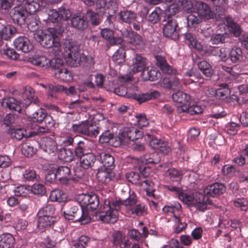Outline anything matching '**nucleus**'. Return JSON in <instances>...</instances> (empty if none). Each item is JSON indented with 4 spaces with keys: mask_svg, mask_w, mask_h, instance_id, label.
<instances>
[{
    "mask_svg": "<svg viewBox=\"0 0 248 248\" xmlns=\"http://www.w3.org/2000/svg\"><path fill=\"white\" fill-rule=\"evenodd\" d=\"M121 205H124L131 214L137 216H142L146 213L145 204L138 203L136 196L132 195L123 202L113 201L111 204L108 199H105L104 204L100 206L96 213V217L103 222L114 223L118 219V211Z\"/></svg>",
    "mask_w": 248,
    "mask_h": 248,
    "instance_id": "nucleus-1",
    "label": "nucleus"
},
{
    "mask_svg": "<svg viewBox=\"0 0 248 248\" xmlns=\"http://www.w3.org/2000/svg\"><path fill=\"white\" fill-rule=\"evenodd\" d=\"M64 58L66 63L72 67H77L79 64L80 58L79 46L74 41L65 40L63 44Z\"/></svg>",
    "mask_w": 248,
    "mask_h": 248,
    "instance_id": "nucleus-2",
    "label": "nucleus"
},
{
    "mask_svg": "<svg viewBox=\"0 0 248 248\" xmlns=\"http://www.w3.org/2000/svg\"><path fill=\"white\" fill-rule=\"evenodd\" d=\"M178 198L188 206L194 207L200 211H204L207 209V204L205 200V197L201 193L190 194L182 191Z\"/></svg>",
    "mask_w": 248,
    "mask_h": 248,
    "instance_id": "nucleus-3",
    "label": "nucleus"
},
{
    "mask_svg": "<svg viewBox=\"0 0 248 248\" xmlns=\"http://www.w3.org/2000/svg\"><path fill=\"white\" fill-rule=\"evenodd\" d=\"M41 45L46 48L52 47L56 51L55 55H60L62 53L61 50V44L59 38L57 35V31L53 28L47 29L46 32L44 35V38Z\"/></svg>",
    "mask_w": 248,
    "mask_h": 248,
    "instance_id": "nucleus-4",
    "label": "nucleus"
},
{
    "mask_svg": "<svg viewBox=\"0 0 248 248\" xmlns=\"http://www.w3.org/2000/svg\"><path fill=\"white\" fill-rule=\"evenodd\" d=\"M119 19L123 22L132 25L134 30L139 31L142 28V24L138 21L136 12L131 10H123L118 13Z\"/></svg>",
    "mask_w": 248,
    "mask_h": 248,
    "instance_id": "nucleus-5",
    "label": "nucleus"
},
{
    "mask_svg": "<svg viewBox=\"0 0 248 248\" xmlns=\"http://www.w3.org/2000/svg\"><path fill=\"white\" fill-rule=\"evenodd\" d=\"M56 172L58 175V179L61 183L63 184H69L72 180L78 181L79 179L82 178L84 175V173L82 171L77 172L76 170L75 175L73 177L70 178V169L68 167L64 166L58 167Z\"/></svg>",
    "mask_w": 248,
    "mask_h": 248,
    "instance_id": "nucleus-6",
    "label": "nucleus"
},
{
    "mask_svg": "<svg viewBox=\"0 0 248 248\" xmlns=\"http://www.w3.org/2000/svg\"><path fill=\"white\" fill-rule=\"evenodd\" d=\"M28 62L32 64L44 69H47L49 67H53V63H59L60 64L62 63V61L60 59H53L50 60L43 55L35 54L28 59Z\"/></svg>",
    "mask_w": 248,
    "mask_h": 248,
    "instance_id": "nucleus-7",
    "label": "nucleus"
},
{
    "mask_svg": "<svg viewBox=\"0 0 248 248\" xmlns=\"http://www.w3.org/2000/svg\"><path fill=\"white\" fill-rule=\"evenodd\" d=\"M179 28L175 19L169 18L166 21L163 28V35L173 40H177L179 37Z\"/></svg>",
    "mask_w": 248,
    "mask_h": 248,
    "instance_id": "nucleus-8",
    "label": "nucleus"
},
{
    "mask_svg": "<svg viewBox=\"0 0 248 248\" xmlns=\"http://www.w3.org/2000/svg\"><path fill=\"white\" fill-rule=\"evenodd\" d=\"M78 200L81 207L85 208L87 210H95L99 204L98 198L95 194H81L78 196Z\"/></svg>",
    "mask_w": 248,
    "mask_h": 248,
    "instance_id": "nucleus-9",
    "label": "nucleus"
},
{
    "mask_svg": "<svg viewBox=\"0 0 248 248\" xmlns=\"http://www.w3.org/2000/svg\"><path fill=\"white\" fill-rule=\"evenodd\" d=\"M119 135L122 140L134 141L142 137V131L134 126L125 127L120 131Z\"/></svg>",
    "mask_w": 248,
    "mask_h": 248,
    "instance_id": "nucleus-10",
    "label": "nucleus"
},
{
    "mask_svg": "<svg viewBox=\"0 0 248 248\" xmlns=\"http://www.w3.org/2000/svg\"><path fill=\"white\" fill-rule=\"evenodd\" d=\"M185 39L188 42L189 45H190L193 48L196 49L199 51H204L205 55H216L218 54L216 49L214 47H210L207 50L203 49L202 45L198 41L196 38L190 32H187L184 34Z\"/></svg>",
    "mask_w": 248,
    "mask_h": 248,
    "instance_id": "nucleus-11",
    "label": "nucleus"
},
{
    "mask_svg": "<svg viewBox=\"0 0 248 248\" xmlns=\"http://www.w3.org/2000/svg\"><path fill=\"white\" fill-rule=\"evenodd\" d=\"M123 36L126 39L128 43L137 48L140 47L144 44L141 36L133 31H126L123 33Z\"/></svg>",
    "mask_w": 248,
    "mask_h": 248,
    "instance_id": "nucleus-12",
    "label": "nucleus"
},
{
    "mask_svg": "<svg viewBox=\"0 0 248 248\" xmlns=\"http://www.w3.org/2000/svg\"><path fill=\"white\" fill-rule=\"evenodd\" d=\"M2 107L11 111H16L19 113L22 112V102L19 101L14 97H7L2 99L1 102Z\"/></svg>",
    "mask_w": 248,
    "mask_h": 248,
    "instance_id": "nucleus-13",
    "label": "nucleus"
},
{
    "mask_svg": "<svg viewBox=\"0 0 248 248\" xmlns=\"http://www.w3.org/2000/svg\"><path fill=\"white\" fill-rule=\"evenodd\" d=\"M146 67V59L140 54H135L132 59L131 70L134 73L143 72Z\"/></svg>",
    "mask_w": 248,
    "mask_h": 248,
    "instance_id": "nucleus-14",
    "label": "nucleus"
},
{
    "mask_svg": "<svg viewBox=\"0 0 248 248\" xmlns=\"http://www.w3.org/2000/svg\"><path fill=\"white\" fill-rule=\"evenodd\" d=\"M81 207L78 206L69 204L67 206L66 209L63 211L64 217L68 220H73L77 221L81 217Z\"/></svg>",
    "mask_w": 248,
    "mask_h": 248,
    "instance_id": "nucleus-15",
    "label": "nucleus"
},
{
    "mask_svg": "<svg viewBox=\"0 0 248 248\" xmlns=\"http://www.w3.org/2000/svg\"><path fill=\"white\" fill-rule=\"evenodd\" d=\"M225 191V187L220 183H216L209 185L204 190V194L209 197H215L222 194Z\"/></svg>",
    "mask_w": 248,
    "mask_h": 248,
    "instance_id": "nucleus-16",
    "label": "nucleus"
},
{
    "mask_svg": "<svg viewBox=\"0 0 248 248\" xmlns=\"http://www.w3.org/2000/svg\"><path fill=\"white\" fill-rule=\"evenodd\" d=\"M53 67L55 69L54 74L55 78L64 82H68L72 80V74L67 69L62 66H57L56 65H53Z\"/></svg>",
    "mask_w": 248,
    "mask_h": 248,
    "instance_id": "nucleus-17",
    "label": "nucleus"
},
{
    "mask_svg": "<svg viewBox=\"0 0 248 248\" xmlns=\"http://www.w3.org/2000/svg\"><path fill=\"white\" fill-rule=\"evenodd\" d=\"M75 154L77 157L80 158L91 151V143L87 140H81L78 142L75 148Z\"/></svg>",
    "mask_w": 248,
    "mask_h": 248,
    "instance_id": "nucleus-18",
    "label": "nucleus"
},
{
    "mask_svg": "<svg viewBox=\"0 0 248 248\" xmlns=\"http://www.w3.org/2000/svg\"><path fill=\"white\" fill-rule=\"evenodd\" d=\"M16 48L24 53H27L31 50L33 46L29 40L26 37H19L14 41Z\"/></svg>",
    "mask_w": 248,
    "mask_h": 248,
    "instance_id": "nucleus-19",
    "label": "nucleus"
},
{
    "mask_svg": "<svg viewBox=\"0 0 248 248\" xmlns=\"http://www.w3.org/2000/svg\"><path fill=\"white\" fill-rule=\"evenodd\" d=\"M25 14L22 6L15 7L10 13L14 22L19 24L24 23L26 18Z\"/></svg>",
    "mask_w": 248,
    "mask_h": 248,
    "instance_id": "nucleus-20",
    "label": "nucleus"
},
{
    "mask_svg": "<svg viewBox=\"0 0 248 248\" xmlns=\"http://www.w3.org/2000/svg\"><path fill=\"white\" fill-rule=\"evenodd\" d=\"M196 7L199 16L206 19L214 17V13L207 4L202 1H198L197 2Z\"/></svg>",
    "mask_w": 248,
    "mask_h": 248,
    "instance_id": "nucleus-21",
    "label": "nucleus"
},
{
    "mask_svg": "<svg viewBox=\"0 0 248 248\" xmlns=\"http://www.w3.org/2000/svg\"><path fill=\"white\" fill-rule=\"evenodd\" d=\"M101 34L103 39L112 45L121 44L123 41L121 37H114L113 31L108 28L102 29Z\"/></svg>",
    "mask_w": 248,
    "mask_h": 248,
    "instance_id": "nucleus-22",
    "label": "nucleus"
},
{
    "mask_svg": "<svg viewBox=\"0 0 248 248\" xmlns=\"http://www.w3.org/2000/svg\"><path fill=\"white\" fill-rule=\"evenodd\" d=\"M92 128L88 121H83L79 124H72L70 130L75 133L81 134L85 135L90 134V128Z\"/></svg>",
    "mask_w": 248,
    "mask_h": 248,
    "instance_id": "nucleus-23",
    "label": "nucleus"
},
{
    "mask_svg": "<svg viewBox=\"0 0 248 248\" xmlns=\"http://www.w3.org/2000/svg\"><path fill=\"white\" fill-rule=\"evenodd\" d=\"M110 170L105 168L99 169L96 174L98 181L105 184L109 183L114 177L113 173Z\"/></svg>",
    "mask_w": 248,
    "mask_h": 248,
    "instance_id": "nucleus-24",
    "label": "nucleus"
},
{
    "mask_svg": "<svg viewBox=\"0 0 248 248\" xmlns=\"http://www.w3.org/2000/svg\"><path fill=\"white\" fill-rule=\"evenodd\" d=\"M34 93L35 91L32 88L29 87L26 88L24 95L26 97V99H25L22 101L23 107H27L31 103L35 104H38V98L34 95Z\"/></svg>",
    "mask_w": 248,
    "mask_h": 248,
    "instance_id": "nucleus-25",
    "label": "nucleus"
},
{
    "mask_svg": "<svg viewBox=\"0 0 248 248\" xmlns=\"http://www.w3.org/2000/svg\"><path fill=\"white\" fill-rule=\"evenodd\" d=\"M40 147L45 152L50 154L56 151L57 145L52 138L45 137L42 140Z\"/></svg>",
    "mask_w": 248,
    "mask_h": 248,
    "instance_id": "nucleus-26",
    "label": "nucleus"
},
{
    "mask_svg": "<svg viewBox=\"0 0 248 248\" xmlns=\"http://www.w3.org/2000/svg\"><path fill=\"white\" fill-rule=\"evenodd\" d=\"M159 95L160 94L157 91H152L146 93H135L132 95V97L139 101L140 103H141L156 98L159 96Z\"/></svg>",
    "mask_w": 248,
    "mask_h": 248,
    "instance_id": "nucleus-27",
    "label": "nucleus"
},
{
    "mask_svg": "<svg viewBox=\"0 0 248 248\" xmlns=\"http://www.w3.org/2000/svg\"><path fill=\"white\" fill-rule=\"evenodd\" d=\"M15 243V238L10 233L0 235V248H14Z\"/></svg>",
    "mask_w": 248,
    "mask_h": 248,
    "instance_id": "nucleus-28",
    "label": "nucleus"
},
{
    "mask_svg": "<svg viewBox=\"0 0 248 248\" xmlns=\"http://www.w3.org/2000/svg\"><path fill=\"white\" fill-rule=\"evenodd\" d=\"M99 161L105 169L112 170L114 167V158L109 154L100 153L99 154Z\"/></svg>",
    "mask_w": 248,
    "mask_h": 248,
    "instance_id": "nucleus-29",
    "label": "nucleus"
},
{
    "mask_svg": "<svg viewBox=\"0 0 248 248\" xmlns=\"http://www.w3.org/2000/svg\"><path fill=\"white\" fill-rule=\"evenodd\" d=\"M210 91L212 92V94H215L217 99L221 100L225 99L230 94V90L226 84L220 85V88L216 90L211 89L209 91Z\"/></svg>",
    "mask_w": 248,
    "mask_h": 248,
    "instance_id": "nucleus-30",
    "label": "nucleus"
},
{
    "mask_svg": "<svg viewBox=\"0 0 248 248\" xmlns=\"http://www.w3.org/2000/svg\"><path fill=\"white\" fill-rule=\"evenodd\" d=\"M96 160L95 156L92 153L80 157V165L83 169L91 168Z\"/></svg>",
    "mask_w": 248,
    "mask_h": 248,
    "instance_id": "nucleus-31",
    "label": "nucleus"
},
{
    "mask_svg": "<svg viewBox=\"0 0 248 248\" xmlns=\"http://www.w3.org/2000/svg\"><path fill=\"white\" fill-rule=\"evenodd\" d=\"M137 170L141 173V176H140L138 172H130L126 173V177L128 181L130 182L133 184H138L140 183V178L141 176H144L145 175L144 173L146 170V167L144 166H139L137 167Z\"/></svg>",
    "mask_w": 248,
    "mask_h": 248,
    "instance_id": "nucleus-32",
    "label": "nucleus"
},
{
    "mask_svg": "<svg viewBox=\"0 0 248 248\" xmlns=\"http://www.w3.org/2000/svg\"><path fill=\"white\" fill-rule=\"evenodd\" d=\"M229 58L233 63L241 62L243 59L242 49L238 47L232 48L229 52Z\"/></svg>",
    "mask_w": 248,
    "mask_h": 248,
    "instance_id": "nucleus-33",
    "label": "nucleus"
},
{
    "mask_svg": "<svg viewBox=\"0 0 248 248\" xmlns=\"http://www.w3.org/2000/svg\"><path fill=\"white\" fill-rule=\"evenodd\" d=\"M156 64L160 68L162 72L168 74L172 73L171 67L167 63L165 57L161 55H156L155 56Z\"/></svg>",
    "mask_w": 248,
    "mask_h": 248,
    "instance_id": "nucleus-34",
    "label": "nucleus"
},
{
    "mask_svg": "<svg viewBox=\"0 0 248 248\" xmlns=\"http://www.w3.org/2000/svg\"><path fill=\"white\" fill-rule=\"evenodd\" d=\"M37 226L40 229H43L49 227L55 221V217H37Z\"/></svg>",
    "mask_w": 248,
    "mask_h": 248,
    "instance_id": "nucleus-35",
    "label": "nucleus"
},
{
    "mask_svg": "<svg viewBox=\"0 0 248 248\" xmlns=\"http://www.w3.org/2000/svg\"><path fill=\"white\" fill-rule=\"evenodd\" d=\"M59 158L66 162H71L74 159L72 151L69 149L61 148L59 152Z\"/></svg>",
    "mask_w": 248,
    "mask_h": 248,
    "instance_id": "nucleus-36",
    "label": "nucleus"
},
{
    "mask_svg": "<svg viewBox=\"0 0 248 248\" xmlns=\"http://www.w3.org/2000/svg\"><path fill=\"white\" fill-rule=\"evenodd\" d=\"M141 159L142 162L145 164H155L159 163L160 160V156L156 152L146 154L142 157Z\"/></svg>",
    "mask_w": 248,
    "mask_h": 248,
    "instance_id": "nucleus-37",
    "label": "nucleus"
},
{
    "mask_svg": "<svg viewBox=\"0 0 248 248\" xmlns=\"http://www.w3.org/2000/svg\"><path fill=\"white\" fill-rule=\"evenodd\" d=\"M71 24L73 27L80 30H83L87 27L86 22L80 15H74L72 17Z\"/></svg>",
    "mask_w": 248,
    "mask_h": 248,
    "instance_id": "nucleus-38",
    "label": "nucleus"
},
{
    "mask_svg": "<svg viewBox=\"0 0 248 248\" xmlns=\"http://www.w3.org/2000/svg\"><path fill=\"white\" fill-rule=\"evenodd\" d=\"M22 2V7L24 8L25 13H28L30 14H33L36 12L37 8L36 7V3L34 2V0H18Z\"/></svg>",
    "mask_w": 248,
    "mask_h": 248,
    "instance_id": "nucleus-39",
    "label": "nucleus"
},
{
    "mask_svg": "<svg viewBox=\"0 0 248 248\" xmlns=\"http://www.w3.org/2000/svg\"><path fill=\"white\" fill-rule=\"evenodd\" d=\"M49 198L52 202H62L66 201V195L62 191L56 189L51 192Z\"/></svg>",
    "mask_w": 248,
    "mask_h": 248,
    "instance_id": "nucleus-40",
    "label": "nucleus"
},
{
    "mask_svg": "<svg viewBox=\"0 0 248 248\" xmlns=\"http://www.w3.org/2000/svg\"><path fill=\"white\" fill-rule=\"evenodd\" d=\"M142 75L144 78L149 80L155 81L160 77V73L158 72L155 69L151 68L149 69L147 68L142 72Z\"/></svg>",
    "mask_w": 248,
    "mask_h": 248,
    "instance_id": "nucleus-41",
    "label": "nucleus"
},
{
    "mask_svg": "<svg viewBox=\"0 0 248 248\" xmlns=\"http://www.w3.org/2000/svg\"><path fill=\"white\" fill-rule=\"evenodd\" d=\"M172 98L174 102L180 104L188 102L190 99V96L186 93L179 91L172 94Z\"/></svg>",
    "mask_w": 248,
    "mask_h": 248,
    "instance_id": "nucleus-42",
    "label": "nucleus"
},
{
    "mask_svg": "<svg viewBox=\"0 0 248 248\" xmlns=\"http://www.w3.org/2000/svg\"><path fill=\"white\" fill-rule=\"evenodd\" d=\"M198 67L207 77H210L213 74V69L206 61H202L198 64Z\"/></svg>",
    "mask_w": 248,
    "mask_h": 248,
    "instance_id": "nucleus-43",
    "label": "nucleus"
},
{
    "mask_svg": "<svg viewBox=\"0 0 248 248\" xmlns=\"http://www.w3.org/2000/svg\"><path fill=\"white\" fill-rule=\"evenodd\" d=\"M125 57V50L120 47L113 55L112 59L116 64H120L124 62Z\"/></svg>",
    "mask_w": 248,
    "mask_h": 248,
    "instance_id": "nucleus-44",
    "label": "nucleus"
},
{
    "mask_svg": "<svg viewBox=\"0 0 248 248\" xmlns=\"http://www.w3.org/2000/svg\"><path fill=\"white\" fill-rule=\"evenodd\" d=\"M227 33H217L211 36L210 41L213 45H218L220 43H225L226 40L229 38Z\"/></svg>",
    "mask_w": 248,
    "mask_h": 248,
    "instance_id": "nucleus-45",
    "label": "nucleus"
},
{
    "mask_svg": "<svg viewBox=\"0 0 248 248\" xmlns=\"http://www.w3.org/2000/svg\"><path fill=\"white\" fill-rule=\"evenodd\" d=\"M54 211L55 209L54 207L52 205L49 204L41 208L38 212L37 216L42 217H53L52 215H53Z\"/></svg>",
    "mask_w": 248,
    "mask_h": 248,
    "instance_id": "nucleus-46",
    "label": "nucleus"
},
{
    "mask_svg": "<svg viewBox=\"0 0 248 248\" xmlns=\"http://www.w3.org/2000/svg\"><path fill=\"white\" fill-rule=\"evenodd\" d=\"M23 178L28 181L39 180L40 177L37 175L35 171L31 168L26 170L23 174Z\"/></svg>",
    "mask_w": 248,
    "mask_h": 248,
    "instance_id": "nucleus-47",
    "label": "nucleus"
},
{
    "mask_svg": "<svg viewBox=\"0 0 248 248\" xmlns=\"http://www.w3.org/2000/svg\"><path fill=\"white\" fill-rule=\"evenodd\" d=\"M166 175L171 181H178L181 180L182 174L178 170L171 168L166 171Z\"/></svg>",
    "mask_w": 248,
    "mask_h": 248,
    "instance_id": "nucleus-48",
    "label": "nucleus"
},
{
    "mask_svg": "<svg viewBox=\"0 0 248 248\" xmlns=\"http://www.w3.org/2000/svg\"><path fill=\"white\" fill-rule=\"evenodd\" d=\"M46 114L45 109L40 108L32 114L31 120L34 122L42 123Z\"/></svg>",
    "mask_w": 248,
    "mask_h": 248,
    "instance_id": "nucleus-49",
    "label": "nucleus"
},
{
    "mask_svg": "<svg viewBox=\"0 0 248 248\" xmlns=\"http://www.w3.org/2000/svg\"><path fill=\"white\" fill-rule=\"evenodd\" d=\"M234 206L241 211H247L248 209V201L245 198H237L233 201Z\"/></svg>",
    "mask_w": 248,
    "mask_h": 248,
    "instance_id": "nucleus-50",
    "label": "nucleus"
},
{
    "mask_svg": "<svg viewBox=\"0 0 248 248\" xmlns=\"http://www.w3.org/2000/svg\"><path fill=\"white\" fill-rule=\"evenodd\" d=\"M86 17L93 25L96 26L100 24V18L98 14L92 11H87Z\"/></svg>",
    "mask_w": 248,
    "mask_h": 248,
    "instance_id": "nucleus-51",
    "label": "nucleus"
},
{
    "mask_svg": "<svg viewBox=\"0 0 248 248\" xmlns=\"http://www.w3.org/2000/svg\"><path fill=\"white\" fill-rule=\"evenodd\" d=\"M31 191L34 195L43 196L46 193L45 186L41 184H34L31 187Z\"/></svg>",
    "mask_w": 248,
    "mask_h": 248,
    "instance_id": "nucleus-52",
    "label": "nucleus"
},
{
    "mask_svg": "<svg viewBox=\"0 0 248 248\" xmlns=\"http://www.w3.org/2000/svg\"><path fill=\"white\" fill-rule=\"evenodd\" d=\"M10 133L12 138L20 140L25 137L26 131L22 128H12L10 130Z\"/></svg>",
    "mask_w": 248,
    "mask_h": 248,
    "instance_id": "nucleus-53",
    "label": "nucleus"
},
{
    "mask_svg": "<svg viewBox=\"0 0 248 248\" xmlns=\"http://www.w3.org/2000/svg\"><path fill=\"white\" fill-rule=\"evenodd\" d=\"M181 205L178 202H175L171 205H166L162 208V211L165 214L172 213L174 214L175 211H179L181 209Z\"/></svg>",
    "mask_w": 248,
    "mask_h": 248,
    "instance_id": "nucleus-54",
    "label": "nucleus"
},
{
    "mask_svg": "<svg viewBox=\"0 0 248 248\" xmlns=\"http://www.w3.org/2000/svg\"><path fill=\"white\" fill-rule=\"evenodd\" d=\"M202 21L201 17L194 14H190L187 17V25L189 27H195Z\"/></svg>",
    "mask_w": 248,
    "mask_h": 248,
    "instance_id": "nucleus-55",
    "label": "nucleus"
},
{
    "mask_svg": "<svg viewBox=\"0 0 248 248\" xmlns=\"http://www.w3.org/2000/svg\"><path fill=\"white\" fill-rule=\"evenodd\" d=\"M127 235L131 240L138 242L143 240L141 233L136 229L129 230L127 232Z\"/></svg>",
    "mask_w": 248,
    "mask_h": 248,
    "instance_id": "nucleus-56",
    "label": "nucleus"
},
{
    "mask_svg": "<svg viewBox=\"0 0 248 248\" xmlns=\"http://www.w3.org/2000/svg\"><path fill=\"white\" fill-rule=\"evenodd\" d=\"M112 243L115 246H119L122 241L125 238L124 235L120 231L114 232L112 234Z\"/></svg>",
    "mask_w": 248,
    "mask_h": 248,
    "instance_id": "nucleus-57",
    "label": "nucleus"
},
{
    "mask_svg": "<svg viewBox=\"0 0 248 248\" xmlns=\"http://www.w3.org/2000/svg\"><path fill=\"white\" fill-rule=\"evenodd\" d=\"M59 13L60 20L66 21L69 19L72 16V14L69 9L63 7L59 9Z\"/></svg>",
    "mask_w": 248,
    "mask_h": 248,
    "instance_id": "nucleus-58",
    "label": "nucleus"
},
{
    "mask_svg": "<svg viewBox=\"0 0 248 248\" xmlns=\"http://www.w3.org/2000/svg\"><path fill=\"white\" fill-rule=\"evenodd\" d=\"M174 222L178 224L175 228V232L176 233H179L185 229L187 224L185 222H182L180 218L175 215H174Z\"/></svg>",
    "mask_w": 248,
    "mask_h": 248,
    "instance_id": "nucleus-59",
    "label": "nucleus"
},
{
    "mask_svg": "<svg viewBox=\"0 0 248 248\" xmlns=\"http://www.w3.org/2000/svg\"><path fill=\"white\" fill-rule=\"evenodd\" d=\"M165 1L170 3L168 6V11L172 14H175L179 11V5L177 3V0H165Z\"/></svg>",
    "mask_w": 248,
    "mask_h": 248,
    "instance_id": "nucleus-60",
    "label": "nucleus"
},
{
    "mask_svg": "<svg viewBox=\"0 0 248 248\" xmlns=\"http://www.w3.org/2000/svg\"><path fill=\"white\" fill-rule=\"evenodd\" d=\"M137 124L140 128L146 126L149 124V122L145 115L140 114L136 116Z\"/></svg>",
    "mask_w": 248,
    "mask_h": 248,
    "instance_id": "nucleus-61",
    "label": "nucleus"
},
{
    "mask_svg": "<svg viewBox=\"0 0 248 248\" xmlns=\"http://www.w3.org/2000/svg\"><path fill=\"white\" fill-rule=\"evenodd\" d=\"M40 22L36 18H32L28 24V28L31 32L39 30Z\"/></svg>",
    "mask_w": 248,
    "mask_h": 248,
    "instance_id": "nucleus-62",
    "label": "nucleus"
},
{
    "mask_svg": "<svg viewBox=\"0 0 248 248\" xmlns=\"http://www.w3.org/2000/svg\"><path fill=\"white\" fill-rule=\"evenodd\" d=\"M240 125L235 123H231L226 126L227 132L230 135H235L237 133Z\"/></svg>",
    "mask_w": 248,
    "mask_h": 248,
    "instance_id": "nucleus-63",
    "label": "nucleus"
},
{
    "mask_svg": "<svg viewBox=\"0 0 248 248\" xmlns=\"http://www.w3.org/2000/svg\"><path fill=\"white\" fill-rule=\"evenodd\" d=\"M228 24L230 28V31L232 32L234 36H238L240 35L241 33V30L240 26L238 24L233 21L228 22Z\"/></svg>",
    "mask_w": 248,
    "mask_h": 248,
    "instance_id": "nucleus-64",
    "label": "nucleus"
}]
</instances>
